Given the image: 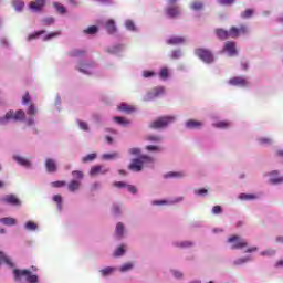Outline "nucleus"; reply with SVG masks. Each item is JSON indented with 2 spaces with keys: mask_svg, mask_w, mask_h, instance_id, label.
Listing matches in <instances>:
<instances>
[{
  "mask_svg": "<svg viewBox=\"0 0 283 283\" xmlns=\"http://www.w3.org/2000/svg\"><path fill=\"white\" fill-rule=\"evenodd\" d=\"M213 127H217L218 129H228V127H231V123L219 122V123L213 124Z\"/></svg>",
  "mask_w": 283,
  "mask_h": 283,
  "instance_id": "c85d7f7f",
  "label": "nucleus"
},
{
  "mask_svg": "<svg viewBox=\"0 0 283 283\" xmlns=\"http://www.w3.org/2000/svg\"><path fill=\"white\" fill-rule=\"evenodd\" d=\"M185 177V172H168L167 175H165V178H182Z\"/></svg>",
  "mask_w": 283,
  "mask_h": 283,
  "instance_id": "473e14b6",
  "label": "nucleus"
},
{
  "mask_svg": "<svg viewBox=\"0 0 283 283\" xmlns=\"http://www.w3.org/2000/svg\"><path fill=\"white\" fill-rule=\"evenodd\" d=\"M182 198H179L175 201L156 200V201H153V205H176V202H180Z\"/></svg>",
  "mask_w": 283,
  "mask_h": 283,
  "instance_id": "c756f323",
  "label": "nucleus"
},
{
  "mask_svg": "<svg viewBox=\"0 0 283 283\" xmlns=\"http://www.w3.org/2000/svg\"><path fill=\"white\" fill-rule=\"evenodd\" d=\"M112 273H114V268L108 266L101 270V274L103 275V277H106V275H112Z\"/></svg>",
  "mask_w": 283,
  "mask_h": 283,
  "instance_id": "58836bf2",
  "label": "nucleus"
},
{
  "mask_svg": "<svg viewBox=\"0 0 283 283\" xmlns=\"http://www.w3.org/2000/svg\"><path fill=\"white\" fill-rule=\"evenodd\" d=\"M228 242L231 244V249H244V247H249V243L242 240L239 235H232L228 239Z\"/></svg>",
  "mask_w": 283,
  "mask_h": 283,
  "instance_id": "39448f33",
  "label": "nucleus"
},
{
  "mask_svg": "<svg viewBox=\"0 0 283 283\" xmlns=\"http://www.w3.org/2000/svg\"><path fill=\"white\" fill-rule=\"evenodd\" d=\"M119 112H125L126 114H132V112H136V108H134V106L128 105L126 103H122L118 106Z\"/></svg>",
  "mask_w": 283,
  "mask_h": 283,
  "instance_id": "a211bd4d",
  "label": "nucleus"
},
{
  "mask_svg": "<svg viewBox=\"0 0 283 283\" xmlns=\"http://www.w3.org/2000/svg\"><path fill=\"white\" fill-rule=\"evenodd\" d=\"M127 30H130L132 32H134V30H136V25L134 24V21L132 20H127L125 23Z\"/></svg>",
  "mask_w": 283,
  "mask_h": 283,
  "instance_id": "3c124183",
  "label": "nucleus"
},
{
  "mask_svg": "<svg viewBox=\"0 0 283 283\" xmlns=\"http://www.w3.org/2000/svg\"><path fill=\"white\" fill-rule=\"evenodd\" d=\"M125 233V226L122 222H118L115 230V235L123 238Z\"/></svg>",
  "mask_w": 283,
  "mask_h": 283,
  "instance_id": "b1692460",
  "label": "nucleus"
},
{
  "mask_svg": "<svg viewBox=\"0 0 283 283\" xmlns=\"http://www.w3.org/2000/svg\"><path fill=\"white\" fill-rule=\"evenodd\" d=\"M25 229L28 231H36V223L29 221L25 223Z\"/></svg>",
  "mask_w": 283,
  "mask_h": 283,
  "instance_id": "de8ad7c7",
  "label": "nucleus"
},
{
  "mask_svg": "<svg viewBox=\"0 0 283 283\" xmlns=\"http://www.w3.org/2000/svg\"><path fill=\"white\" fill-rule=\"evenodd\" d=\"M191 10H195L196 12L202 10L205 8V4L200 1H195L190 4Z\"/></svg>",
  "mask_w": 283,
  "mask_h": 283,
  "instance_id": "a878e982",
  "label": "nucleus"
},
{
  "mask_svg": "<svg viewBox=\"0 0 283 283\" xmlns=\"http://www.w3.org/2000/svg\"><path fill=\"white\" fill-rule=\"evenodd\" d=\"M218 3L220 6H233V3H235V0H218Z\"/></svg>",
  "mask_w": 283,
  "mask_h": 283,
  "instance_id": "5fc2aeb1",
  "label": "nucleus"
},
{
  "mask_svg": "<svg viewBox=\"0 0 283 283\" xmlns=\"http://www.w3.org/2000/svg\"><path fill=\"white\" fill-rule=\"evenodd\" d=\"M85 54V51L75 50L71 53V56H83Z\"/></svg>",
  "mask_w": 283,
  "mask_h": 283,
  "instance_id": "69168bd1",
  "label": "nucleus"
},
{
  "mask_svg": "<svg viewBox=\"0 0 283 283\" xmlns=\"http://www.w3.org/2000/svg\"><path fill=\"white\" fill-rule=\"evenodd\" d=\"M45 7V0H35V2H30L29 8L34 10V12H41Z\"/></svg>",
  "mask_w": 283,
  "mask_h": 283,
  "instance_id": "f8f14e48",
  "label": "nucleus"
},
{
  "mask_svg": "<svg viewBox=\"0 0 283 283\" xmlns=\"http://www.w3.org/2000/svg\"><path fill=\"white\" fill-rule=\"evenodd\" d=\"M78 189H81V182L77 180H72L69 184V191L74 192V191H78Z\"/></svg>",
  "mask_w": 283,
  "mask_h": 283,
  "instance_id": "4be33fe9",
  "label": "nucleus"
},
{
  "mask_svg": "<svg viewBox=\"0 0 283 283\" xmlns=\"http://www.w3.org/2000/svg\"><path fill=\"white\" fill-rule=\"evenodd\" d=\"M1 224H6V227H14L17 224V219L12 217H4L0 219Z\"/></svg>",
  "mask_w": 283,
  "mask_h": 283,
  "instance_id": "f3484780",
  "label": "nucleus"
},
{
  "mask_svg": "<svg viewBox=\"0 0 283 283\" xmlns=\"http://www.w3.org/2000/svg\"><path fill=\"white\" fill-rule=\"evenodd\" d=\"M0 264H7V266H14V263H12V260L6 255V253L0 251Z\"/></svg>",
  "mask_w": 283,
  "mask_h": 283,
  "instance_id": "6ab92c4d",
  "label": "nucleus"
},
{
  "mask_svg": "<svg viewBox=\"0 0 283 283\" xmlns=\"http://www.w3.org/2000/svg\"><path fill=\"white\" fill-rule=\"evenodd\" d=\"M61 35V32H51V33H49L48 35H45L44 38H43V41H50L51 39H54V38H56V36H60Z\"/></svg>",
  "mask_w": 283,
  "mask_h": 283,
  "instance_id": "ea45409f",
  "label": "nucleus"
},
{
  "mask_svg": "<svg viewBox=\"0 0 283 283\" xmlns=\"http://www.w3.org/2000/svg\"><path fill=\"white\" fill-rule=\"evenodd\" d=\"M176 117L174 116L159 117L157 120L150 124V129H164V127H167L168 125H170V123H174Z\"/></svg>",
  "mask_w": 283,
  "mask_h": 283,
  "instance_id": "7ed1b4c3",
  "label": "nucleus"
},
{
  "mask_svg": "<svg viewBox=\"0 0 283 283\" xmlns=\"http://www.w3.org/2000/svg\"><path fill=\"white\" fill-rule=\"evenodd\" d=\"M249 33V27L247 24H241L239 28L238 27H232L230 29V38L231 39H238V36L242 34H248Z\"/></svg>",
  "mask_w": 283,
  "mask_h": 283,
  "instance_id": "423d86ee",
  "label": "nucleus"
},
{
  "mask_svg": "<svg viewBox=\"0 0 283 283\" xmlns=\"http://www.w3.org/2000/svg\"><path fill=\"white\" fill-rule=\"evenodd\" d=\"M14 120H25V112L19 109L14 113Z\"/></svg>",
  "mask_w": 283,
  "mask_h": 283,
  "instance_id": "7c9ffc66",
  "label": "nucleus"
},
{
  "mask_svg": "<svg viewBox=\"0 0 283 283\" xmlns=\"http://www.w3.org/2000/svg\"><path fill=\"white\" fill-rule=\"evenodd\" d=\"M12 6L17 12H22L23 8H25V2L23 0H12Z\"/></svg>",
  "mask_w": 283,
  "mask_h": 283,
  "instance_id": "aec40b11",
  "label": "nucleus"
},
{
  "mask_svg": "<svg viewBox=\"0 0 283 283\" xmlns=\"http://www.w3.org/2000/svg\"><path fill=\"white\" fill-rule=\"evenodd\" d=\"M73 178H77V180H83V171L74 170L72 172Z\"/></svg>",
  "mask_w": 283,
  "mask_h": 283,
  "instance_id": "6e6d98bb",
  "label": "nucleus"
},
{
  "mask_svg": "<svg viewBox=\"0 0 283 283\" xmlns=\"http://www.w3.org/2000/svg\"><path fill=\"white\" fill-rule=\"evenodd\" d=\"M249 260H251V259H249V258H241V259L235 260L234 264L238 266L240 264H244L245 262H249Z\"/></svg>",
  "mask_w": 283,
  "mask_h": 283,
  "instance_id": "bf43d9fd",
  "label": "nucleus"
},
{
  "mask_svg": "<svg viewBox=\"0 0 283 283\" xmlns=\"http://www.w3.org/2000/svg\"><path fill=\"white\" fill-rule=\"evenodd\" d=\"M28 114L29 116H36V107L34 106V104H31L29 106Z\"/></svg>",
  "mask_w": 283,
  "mask_h": 283,
  "instance_id": "603ef678",
  "label": "nucleus"
},
{
  "mask_svg": "<svg viewBox=\"0 0 283 283\" xmlns=\"http://www.w3.org/2000/svg\"><path fill=\"white\" fill-rule=\"evenodd\" d=\"M185 41H187V40L182 36H171L166 41V43L168 45H182V43H185Z\"/></svg>",
  "mask_w": 283,
  "mask_h": 283,
  "instance_id": "ddd939ff",
  "label": "nucleus"
},
{
  "mask_svg": "<svg viewBox=\"0 0 283 283\" xmlns=\"http://www.w3.org/2000/svg\"><path fill=\"white\" fill-rule=\"evenodd\" d=\"M147 151H161L163 149L159 146L148 145L146 146Z\"/></svg>",
  "mask_w": 283,
  "mask_h": 283,
  "instance_id": "13d9d810",
  "label": "nucleus"
},
{
  "mask_svg": "<svg viewBox=\"0 0 283 283\" xmlns=\"http://www.w3.org/2000/svg\"><path fill=\"white\" fill-rule=\"evenodd\" d=\"M53 7L55 8L56 12H59V14H65L67 12L65 7L59 2H54Z\"/></svg>",
  "mask_w": 283,
  "mask_h": 283,
  "instance_id": "bb28decb",
  "label": "nucleus"
},
{
  "mask_svg": "<svg viewBox=\"0 0 283 283\" xmlns=\"http://www.w3.org/2000/svg\"><path fill=\"white\" fill-rule=\"evenodd\" d=\"M115 123H118V125H129V119H126L125 117H114Z\"/></svg>",
  "mask_w": 283,
  "mask_h": 283,
  "instance_id": "f704fd0d",
  "label": "nucleus"
},
{
  "mask_svg": "<svg viewBox=\"0 0 283 283\" xmlns=\"http://www.w3.org/2000/svg\"><path fill=\"white\" fill-rule=\"evenodd\" d=\"M167 14L168 17H178V14H180V9L178 7H169L167 9Z\"/></svg>",
  "mask_w": 283,
  "mask_h": 283,
  "instance_id": "5701e85b",
  "label": "nucleus"
},
{
  "mask_svg": "<svg viewBox=\"0 0 283 283\" xmlns=\"http://www.w3.org/2000/svg\"><path fill=\"white\" fill-rule=\"evenodd\" d=\"M132 269H134V263H126V264L120 266L119 271L122 273H125L127 271H132Z\"/></svg>",
  "mask_w": 283,
  "mask_h": 283,
  "instance_id": "e433bc0d",
  "label": "nucleus"
},
{
  "mask_svg": "<svg viewBox=\"0 0 283 283\" xmlns=\"http://www.w3.org/2000/svg\"><path fill=\"white\" fill-rule=\"evenodd\" d=\"M108 171H109V168H107L105 166L97 165V166H93L91 168L90 175L91 176H98V175L105 176V174H108Z\"/></svg>",
  "mask_w": 283,
  "mask_h": 283,
  "instance_id": "1a4fd4ad",
  "label": "nucleus"
},
{
  "mask_svg": "<svg viewBox=\"0 0 283 283\" xmlns=\"http://www.w3.org/2000/svg\"><path fill=\"white\" fill-rule=\"evenodd\" d=\"M30 101H31V98H30V93L27 92V93L24 94V96L22 97V103H23V105H28V103H30Z\"/></svg>",
  "mask_w": 283,
  "mask_h": 283,
  "instance_id": "680f3d73",
  "label": "nucleus"
},
{
  "mask_svg": "<svg viewBox=\"0 0 283 283\" xmlns=\"http://www.w3.org/2000/svg\"><path fill=\"white\" fill-rule=\"evenodd\" d=\"M106 30H107L108 34H115V32H116V22H114V20H108L106 22Z\"/></svg>",
  "mask_w": 283,
  "mask_h": 283,
  "instance_id": "412c9836",
  "label": "nucleus"
},
{
  "mask_svg": "<svg viewBox=\"0 0 283 283\" xmlns=\"http://www.w3.org/2000/svg\"><path fill=\"white\" fill-rule=\"evenodd\" d=\"M80 128L83 129V132H87L90 127L87 126V123L85 122H78Z\"/></svg>",
  "mask_w": 283,
  "mask_h": 283,
  "instance_id": "338daca9",
  "label": "nucleus"
},
{
  "mask_svg": "<svg viewBox=\"0 0 283 283\" xmlns=\"http://www.w3.org/2000/svg\"><path fill=\"white\" fill-rule=\"evenodd\" d=\"M196 56H198L203 63L211 64L213 63V53L207 49H196L195 50Z\"/></svg>",
  "mask_w": 283,
  "mask_h": 283,
  "instance_id": "20e7f679",
  "label": "nucleus"
},
{
  "mask_svg": "<svg viewBox=\"0 0 283 283\" xmlns=\"http://www.w3.org/2000/svg\"><path fill=\"white\" fill-rule=\"evenodd\" d=\"M41 34H45V30H40V31H36L35 33L29 34V36L27 38V41H34V39H39Z\"/></svg>",
  "mask_w": 283,
  "mask_h": 283,
  "instance_id": "393cba45",
  "label": "nucleus"
},
{
  "mask_svg": "<svg viewBox=\"0 0 283 283\" xmlns=\"http://www.w3.org/2000/svg\"><path fill=\"white\" fill-rule=\"evenodd\" d=\"M259 143L261 145H271V143H273V140L271 138L261 137V138H259Z\"/></svg>",
  "mask_w": 283,
  "mask_h": 283,
  "instance_id": "864d4df0",
  "label": "nucleus"
},
{
  "mask_svg": "<svg viewBox=\"0 0 283 283\" xmlns=\"http://www.w3.org/2000/svg\"><path fill=\"white\" fill-rule=\"evenodd\" d=\"M254 13H255V11L253 9H245L241 13V19H251V17H253Z\"/></svg>",
  "mask_w": 283,
  "mask_h": 283,
  "instance_id": "cd10ccee",
  "label": "nucleus"
},
{
  "mask_svg": "<svg viewBox=\"0 0 283 283\" xmlns=\"http://www.w3.org/2000/svg\"><path fill=\"white\" fill-rule=\"evenodd\" d=\"M92 160H96V153L88 154L82 158V163H92Z\"/></svg>",
  "mask_w": 283,
  "mask_h": 283,
  "instance_id": "72a5a7b5",
  "label": "nucleus"
},
{
  "mask_svg": "<svg viewBox=\"0 0 283 283\" xmlns=\"http://www.w3.org/2000/svg\"><path fill=\"white\" fill-rule=\"evenodd\" d=\"M229 84L233 85L234 87H247L249 82L242 76H235L229 80Z\"/></svg>",
  "mask_w": 283,
  "mask_h": 283,
  "instance_id": "6e6552de",
  "label": "nucleus"
},
{
  "mask_svg": "<svg viewBox=\"0 0 283 283\" xmlns=\"http://www.w3.org/2000/svg\"><path fill=\"white\" fill-rule=\"evenodd\" d=\"M45 169L49 174H56L59 167L56 166V160L48 158L45 160Z\"/></svg>",
  "mask_w": 283,
  "mask_h": 283,
  "instance_id": "9b49d317",
  "label": "nucleus"
},
{
  "mask_svg": "<svg viewBox=\"0 0 283 283\" xmlns=\"http://www.w3.org/2000/svg\"><path fill=\"white\" fill-rule=\"evenodd\" d=\"M13 160H17V163H18L19 165H21L22 167H31V165H32V164L28 160V158L21 157V156H19V155L13 156Z\"/></svg>",
  "mask_w": 283,
  "mask_h": 283,
  "instance_id": "dca6fc26",
  "label": "nucleus"
},
{
  "mask_svg": "<svg viewBox=\"0 0 283 283\" xmlns=\"http://www.w3.org/2000/svg\"><path fill=\"white\" fill-rule=\"evenodd\" d=\"M146 140H149L150 143H160V140H163V138L157 135H149L146 137Z\"/></svg>",
  "mask_w": 283,
  "mask_h": 283,
  "instance_id": "4c0bfd02",
  "label": "nucleus"
},
{
  "mask_svg": "<svg viewBox=\"0 0 283 283\" xmlns=\"http://www.w3.org/2000/svg\"><path fill=\"white\" fill-rule=\"evenodd\" d=\"M53 202H56L59 209H61V205L63 202V197L61 195H54L53 196Z\"/></svg>",
  "mask_w": 283,
  "mask_h": 283,
  "instance_id": "a18cd8bd",
  "label": "nucleus"
},
{
  "mask_svg": "<svg viewBox=\"0 0 283 283\" xmlns=\"http://www.w3.org/2000/svg\"><path fill=\"white\" fill-rule=\"evenodd\" d=\"M14 114H15L14 111H9L7 112L4 118H1V120H12V118L14 120Z\"/></svg>",
  "mask_w": 283,
  "mask_h": 283,
  "instance_id": "09e8293b",
  "label": "nucleus"
},
{
  "mask_svg": "<svg viewBox=\"0 0 283 283\" xmlns=\"http://www.w3.org/2000/svg\"><path fill=\"white\" fill-rule=\"evenodd\" d=\"M120 255H125V247L123 245L117 248V250L114 252L115 258H120Z\"/></svg>",
  "mask_w": 283,
  "mask_h": 283,
  "instance_id": "37998d69",
  "label": "nucleus"
},
{
  "mask_svg": "<svg viewBox=\"0 0 283 283\" xmlns=\"http://www.w3.org/2000/svg\"><path fill=\"white\" fill-rule=\"evenodd\" d=\"M159 76H160V78H163V81H167V78H169V69L163 67L159 71Z\"/></svg>",
  "mask_w": 283,
  "mask_h": 283,
  "instance_id": "2f4dec72",
  "label": "nucleus"
},
{
  "mask_svg": "<svg viewBox=\"0 0 283 283\" xmlns=\"http://www.w3.org/2000/svg\"><path fill=\"white\" fill-rule=\"evenodd\" d=\"M13 275H14L15 281H19L22 277H25L27 282H29V283L39 282V276H36V274H32V272H30V270L14 269L13 270Z\"/></svg>",
  "mask_w": 283,
  "mask_h": 283,
  "instance_id": "f03ea898",
  "label": "nucleus"
},
{
  "mask_svg": "<svg viewBox=\"0 0 283 283\" xmlns=\"http://www.w3.org/2000/svg\"><path fill=\"white\" fill-rule=\"evenodd\" d=\"M216 34L221 41H226V39H229L231 36V30L227 31L224 29H217Z\"/></svg>",
  "mask_w": 283,
  "mask_h": 283,
  "instance_id": "4468645a",
  "label": "nucleus"
},
{
  "mask_svg": "<svg viewBox=\"0 0 283 283\" xmlns=\"http://www.w3.org/2000/svg\"><path fill=\"white\" fill-rule=\"evenodd\" d=\"M255 198H258L255 195H247V193L240 195L241 200H255Z\"/></svg>",
  "mask_w": 283,
  "mask_h": 283,
  "instance_id": "49530a36",
  "label": "nucleus"
},
{
  "mask_svg": "<svg viewBox=\"0 0 283 283\" xmlns=\"http://www.w3.org/2000/svg\"><path fill=\"white\" fill-rule=\"evenodd\" d=\"M120 50H123V45L118 44L107 49V52H109V54H116V52H120Z\"/></svg>",
  "mask_w": 283,
  "mask_h": 283,
  "instance_id": "a19ab883",
  "label": "nucleus"
},
{
  "mask_svg": "<svg viewBox=\"0 0 283 283\" xmlns=\"http://www.w3.org/2000/svg\"><path fill=\"white\" fill-rule=\"evenodd\" d=\"M186 127L188 129H200V127H202V122H198L196 119H189L188 122H186Z\"/></svg>",
  "mask_w": 283,
  "mask_h": 283,
  "instance_id": "2eb2a0df",
  "label": "nucleus"
},
{
  "mask_svg": "<svg viewBox=\"0 0 283 283\" xmlns=\"http://www.w3.org/2000/svg\"><path fill=\"white\" fill-rule=\"evenodd\" d=\"M223 52H228L229 56H238V50L235 49V42L228 41L223 46Z\"/></svg>",
  "mask_w": 283,
  "mask_h": 283,
  "instance_id": "9d476101",
  "label": "nucleus"
},
{
  "mask_svg": "<svg viewBox=\"0 0 283 283\" xmlns=\"http://www.w3.org/2000/svg\"><path fill=\"white\" fill-rule=\"evenodd\" d=\"M195 193H196L197 196H207L208 190L205 189V188H201V189L195 190Z\"/></svg>",
  "mask_w": 283,
  "mask_h": 283,
  "instance_id": "e2e57ef3",
  "label": "nucleus"
},
{
  "mask_svg": "<svg viewBox=\"0 0 283 283\" xmlns=\"http://www.w3.org/2000/svg\"><path fill=\"white\" fill-rule=\"evenodd\" d=\"M160 94H165L164 87H157L154 90V96H160Z\"/></svg>",
  "mask_w": 283,
  "mask_h": 283,
  "instance_id": "052dcab7",
  "label": "nucleus"
},
{
  "mask_svg": "<svg viewBox=\"0 0 283 283\" xmlns=\"http://www.w3.org/2000/svg\"><path fill=\"white\" fill-rule=\"evenodd\" d=\"M113 187H116L117 189H125V188H127V184L124 181H115L113 184Z\"/></svg>",
  "mask_w": 283,
  "mask_h": 283,
  "instance_id": "8fccbe9b",
  "label": "nucleus"
},
{
  "mask_svg": "<svg viewBox=\"0 0 283 283\" xmlns=\"http://www.w3.org/2000/svg\"><path fill=\"white\" fill-rule=\"evenodd\" d=\"M114 158H118V153L104 154L103 155L104 160H114Z\"/></svg>",
  "mask_w": 283,
  "mask_h": 283,
  "instance_id": "c03bdc74",
  "label": "nucleus"
},
{
  "mask_svg": "<svg viewBox=\"0 0 283 283\" xmlns=\"http://www.w3.org/2000/svg\"><path fill=\"white\" fill-rule=\"evenodd\" d=\"M171 59H180L182 56V52L180 50H175L171 52Z\"/></svg>",
  "mask_w": 283,
  "mask_h": 283,
  "instance_id": "4d7b16f0",
  "label": "nucleus"
},
{
  "mask_svg": "<svg viewBox=\"0 0 283 283\" xmlns=\"http://www.w3.org/2000/svg\"><path fill=\"white\" fill-rule=\"evenodd\" d=\"M260 255L271 258L275 255V250L269 249V250L262 251Z\"/></svg>",
  "mask_w": 283,
  "mask_h": 283,
  "instance_id": "79ce46f5",
  "label": "nucleus"
},
{
  "mask_svg": "<svg viewBox=\"0 0 283 283\" xmlns=\"http://www.w3.org/2000/svg\"><path fill=\"white\" fill-rule=\"evenodd\" d=\"M98 32V27L92 25L84 30V34H96Z\"/></svg>",
  "mask_w": 283,
  "mask_h": 283,
  "instance_id": "c9c22d12",
  "label": "nucleus"
},
{
  "mask_svg": "<svg viewBox=\"0 0 283 283\" xmlns=\"http://www.w3.org/2000/svg\"><path fill=\"white\" fill-rule=\"evenodd\" d=\"M153 163V157L142 155L138 158L132 160V163L128 166V169H130V171H143V167H145V165H151Z\"/></svg>",
  "mask_w": 283,
  "mask_h": 283,
  "instance_id": "f257e3e1",
  "label": "nucleus"
},
{
  "mask_svg": "<svg viewBox=\"0 0 283 283\" xmlns=\"http://www.w3.org/2000/svg\"><path fill=\"white\" fill-rule=\"evenodd\" d=\"M212 213H213L214 216H218L219 213H222V207H220V206H214V207L212 208Z\"/></svg>",
  "mask_w": 283,
  "mask_h": 283,
  "instance_id": "0e129e2a",
  "label": "nucleus"
},
{
  "mask_svg": "<svg viewBox=\"0 0 283 283\" xmlns=\"http://www.w3.org/2000/svg\"><path fill=\"white\" fill-rule=\"evenodd\" d=\"M44 25H52L54 23V18H46L43 20Z\"/></svg>",
  "mask_w": 283,
  "mask_h": 283,
  "instance_id": "774afa93",
  "label": "nucleus"
},
{
  "mask_svg": "<svg viewBox=\"0 0 283 283\" xmlns=\"http://www.w3.org/2000/svg\"><path fill=\"white\" fill-rule=\"evenodd\" d=\"M3 205H12L13 207L21 206V200L15 195H7L1 199Z\"/></svg>",
  "mask_w": 283,
  "mask_h": 283,
  "instance_id": "0eeeda50",
  "label": "nucleus"
}]
</instances>
